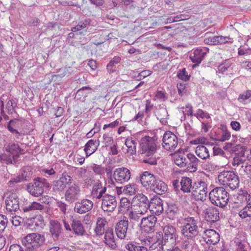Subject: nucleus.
<instances>
[{
  "mask_svg": "<svg viewBox=\"0 0 251 251\" xmlns=\"http://www.w3.org/2000/svg\"><path fill=\"white\" fill-rule=\"evenodd\" d=\"M101 201V207L104 211L112 212L117 207V201L114 196L105 194Z\"/></svg>",
  "mask_w": 251,
  "mask_h": 251,
  "instance_id": "obj_16",
  "label": "nucleus"
},
{
  "mask_svg": "<svg viewBox=\"0 0 251 251\" xmlns=\"http://www.w3.org/2000/svg\"><path fill=\"white\" fill-rule=\"evenodd\" d=\"M50 232L54 239H57L62 232V226L57 221H51L50 222Z\"/></svg>",
  "mask_w": 251,
  "mask_h": 251,
  "instance_id": "obj_27",
  "label": "nucleus"
},
{
  "mask_svg": "<svg viewBox=\"0 0 251 251\" xmlns=\"http://www.w3.org/2000/svg\"><path fill=\"white\" fill-rule=\"evenodd\" d=\"M0 160L1 163L7 164L15 163L13 160V155L7 151L0 155Z\"/></svg>",
  "mask_w": 251,
  "mask_h": 251,
  "instance_id": "obj_49",
  "label": "nucleus"
},
{
  "mask_svg": "<svg viewBox=\"0 0 251 251\" xmlns=\"http://www.w3.org/2000/svg\"><path fill=\"white\" fill-rule=\"evenodd\" d=\"M99 142L98 140L91 139L85 144L84 151L86 156H90L97 151L100 145Z\"/></svg>",
  "mask_w": 251,
  "mask_h": 251,
  "instance_id": "obj_28",
  "label": "nucleus"
},
{
  "mask_svg": "<svg viewBox=\"0 0 251 251\" xmlns=\"http://www.w3.org/2000/svg\"><path fill=\"white\" fill-rule=\"evenodd\" d=\"M107 223L105 218L99 217L97 220V225L95 229V231L97 235L101 236L104 232L105 230L104 226Z\"/></svg>",
  "mask_w": 251,
  "mask_h": 251,
  "instance_id": "obj_31",
  "label": "nucleus"
},
{
  "mask_svg": "<svg viewBox=\"0 0 251 251\" xmlns=\"http://www.w3.org/2000/svg\"><path fill=\"white\" fill-rule=\"evenodd\" d=\"M239 216L242 219L251 217V201L248 202L247 205L239 211Z\"/></svg>",
  "mask_w": 251,
  "mask_h": 251,
  "instance_id": "obj_42",
  "label": "nucleus"
},
{
  "mask_svg": "<svg viewBox=\"0 0 251 251\" xmlns=\"http://www.w3.org/2000/svg\"><path fill=\"white\" fill-rule=\"evenodd\" d=\"M9 251H25L23 248L18 244H13L10 246Z\"/></svg>",
  "mask_w": 251,
  "mask_h": 251,
  "instance_id": "obj_64",
  "label": "nucleus"
},
{
  "mask_svg": "<svg viewBox=\"0 0 251 251\" xmlns=\"http://www.w3.org/2000/svg\"><path fill=\"white\" fill-rule=\"evenodd\" d=\"M7 219L5 216L0 214V232L3 231L7 226Z\"/></svg>",
  "mask_w": 251,
  "mask_h": 251,
  "instance_id": "obj_53",
  "label": "nucleus"
},
{
  "mask_svg": "<svg viewBox=\"0 0 251 251\" xmlns=\"http://www.w3.org/2000/svg\"><path fill=\"white\" fill-rule=\"evenodd\" d=\"M6 151L13 155L14 163H16L19 158V154L22 153L23 150L17 144L9 143L6 148Z\"/></svg>",
  "mask_w": 251,
  "mask_h": 251,
  "instance_id": "obj_25",
  "label": "nucleus"
},
{
  "mask_svg": "<svg viewBox=\"0 0 251 251\" xmlns=\"http://www.w3.org/2000/svg\"><path fill=\"white\" fill-rule=\"evenodd\" d=\"M104 143L106 146L111 145L113 143V139L112 137L108 134H104L103 135Z\"/></svg>",
  "mask_w": 251,
  "mask_h": 251,
  "instance_id": "obj_60",
  "label": "nucleus"
},
{
  "mask_svg": "<svg viewBox=\"0 0 251 251\" xmlns=\"http://www.w3.org/2000/svg\"><path fill=\"white\" fill-rule=\"evenodd\" d=\"M194 116L196 117L198 119H203L204 118L208 119L210 118L209 114L207 113L204 112L201 109H198L196 113L194 114Z\"/></svg>",
  "mask_w": 251,
  "mask_h": 251,
  "instance_id": "obj_54",
  "label": "nucleus"
},
{
  "mask_svg": "<svg viewBox=\"0 0 251 251\" xmlns=\"http://www.w3.org/2000/svg\"><path fill=\"white\" fill-rule=\"evenodd\" d=\"M150 202L147 197L143 194H137L132 200L134 208L141 213H147L150 208Z\"/></svg>",
  "mask_w": 251,
  "mask_h": 251,
  "instance_id": "obj_11",
  "label": "nucleus"
},
{
  "mask_svg": "<svg viewBox=\"0 0 251 251\" xmlns=\"http://www.w3.org/2000/svg\"><path fill=\"white\" fill-rule=\"evenodd\" d=\"M178 210L177 208L174 205H169L166 210L167 214L170 219L174 220L177 215Z\"/></svg>",
  "mask_w": 251,
  "mask_h": 251,
  "instance_id": "obj_48",
  "label": "nucleus"
},
{
  "mask_svg": "<svg viewBox=\"0 0 251 251\" xmlns=\"http://www.w3.org/2000/svg\"><path fill=\"white\" fill-rule=\"evenodd\" d=\"M204 241L207 244L215 245L220 241V235L218 232L212 229H207L205 230Z\"/></svg>",
  "mask_w": 251,
  "mask_h": 251,
  "instance_id": "obj_24",
  "label": "nucleus"
},
{
  "mask_svg": "<svg viewBox=\"0 0 251 251\" xmlns=\"http://www.w3.org/2000/svg\"><path fill=\"white\" fill-rule=\"evenodd\" d=\"M199 219L198 218L188 217L184 218V223L181 226V234L184 238L194 240L199 234Z\"/></svg>",
  "mask_w": 251,
  "mask_h": 251,
  "instance_id": "obj_2",
  "label": "nucleus"
},
{
  "mask_svg": "<svg viewBox=\"0 0 251 251\" xmlns=\"http://www.w3.org/2000/svg\"><path fill=\"white\" fill-rule=\"evenodd\" d=\"M211 148V147L210 146H208V148H207L204 146L199 145L197 147L195 152L200 158L202 159H206L210 156L209 150Z\"/></svg>",
  "mask_w": 251,
  "mask_h": 251,
  "instance_id": "obj_32",
  "label": "nucleus"
},
{
  "mask_svg": "<svg viewBox=\"0 0 251 251\" xmlns=\"http://www.w3.org/2000/svg\"><path fill=\"white\" fill-rule=\"evenodd\" d=\"M245 173L246 175L251 176V164H247L245 166L241 169V172L240 174L243 175Z\"/></svg>",
  "mask_w": 251,
  "mask_h": 251,
  "instance_id": "obj_61",
  "label": "nucleus"
},
{
  "mask_svg": "<svg viewBox=\"0 0 251 251\" xmlns=\"http://www.w3.org/2000/svg\"><path fill=\"white\" fill-rule=\"evenodd\" d=\"M80 195V189L78 184H73L69 186L65 194V200L69 202H73L78 199Z\"/></svg>",
  "mask_w": 251,
  "mask_h": 251,
  "instance_id": "obj_18",
  "label": "nucleus"
},
{
  "mask_svg": "<svg viewBox=\"0 0 251 251\" xmlns=\"http://www.w3.org/2000/svg\"><path fill=\"white\" fill-rule=\"evenodd\" d=\"M121 58L119 56H115L107 65L106 69L109 73H113L115 71L116 68V64L120 63Z\"/></svg>",
  "mask_w": 251,
  "mask_h": 251,
  "instance_id": "obj_43",
  "label": "nucleus"
},
{
  "mask_svg": "<svg viewBox=\"0 0 251 251\" xmlns=\"http://www.w3.org/2000/svg\"><path fill=\"white\" fill-rule=\"evenodd\" d=\"M50 184L44 178L36 177L33 181L28 183L26 186L28 192L34 197L42 196L44 193V188H49Z\"/></svg>",
  "mask_w": 251,
  "mask_h": 251,
  "instance_id": "obj_6",
  "label": "nucleus"
},
{
  "mask_svg": "<svg viewBox=\"0 0 251 251\" xmlns=\"http://www.w3.org/2000/svg\"><path fill=\"white\" fill-rule=\"evenodd\" d=\"M162 145L166 151L173 152L177 147V137L173 132L170 131H166L163 136Z\"/></svg>",
  "mask_w": 251,
  "mask_h": 251,
  "instance_id": "obj_10",
  "label": "nucleus"
},
{
  "mask_svg": "<svg viewBox=\"0 0 251 251\" xmlns=\"http://www.w3.org/2000/svg\"><path fill=\"white\" fill-rule=\"evenodd\" d=\"M113 178L115 182L113 184H123L128 181L131 176L130 171L126 168L121 167L116 169L113 173Z\"/></svg>",
  "mask_w": 251,
  "mask_h": 251,
  "instance_id": "obj_13",
  "label": "nucleus"
},
{
  "mask_svg": "<svg viewBox=\"0 0 251 251\" xmlns=\"http://www.w3.org/2000/svg\"><path fill=\"white\" fill-rule=\"evenodd\" d=\"M246 160L243 158V157H240V156H235L232 160V165L235 170H238L239 173L241 172V169L245 166L244 165Z\"/></svg>",
  "mask_w": 251,
  "mask_h": 251,
  "instance_id": "obj_37",
  "label": "nucleus"
},
{
  "mask_svg": "<svg viewBox=\"0 0 251 251\" xmlns=\"http://www.w3.org/2000/svg\"><path fill=\"white\" fill-rule=\"evenodd\" d=\"M157 150L156 144L154 138L145 136L140 143V152L144 157L153 156Z\"/></svg>",
  "mask_w": 251,
  "mask_h": 251,
  "instance_id": "obj_7",
  "label": "nucleus"
},
{
  "mask_svg": "<svg viewBox=\"0 0 251 251\" xmlns=\"http://www.w3.org/2000/svg\"><path fill=\"white\" fill-rule=\"evenodd\" d=\"M234 202L235 203L240 204L244 202H248L250 200V195L249 194L246 190H241L239 193L234 198Z\"/></svg>",
  "mask_w": 251,
  "mask_h": 251,
  "instance_id": "obj_35",
  "label": "nucleus"
},
{
  "mask_svg": "<svg viewBox=\"0 0 251 251\" xmlns=\"http://www.w3.org/2000/svg\"><path fill=\"white\" fill-rule=\"evenodd\" d=\"M146 213H141V211L136 210L134 208V210H131L129 213V218L130 220H132L135 222H137L138 224L139 222H141L142 216L145 215Z\"/></svg>",
  "mask_w": 251,
  "mask_h": 251,
  "instance_id": "obj_40",
  "label": "nucleus"
},
{
  "mask_svg": "<svg viewBox=\"0 0 251 251\" xmlns=\"http://www.w3.org/2000/svg\"><path fill=\"white\" fill-rule=\"evenodd\" d=\"M155 97L158 99L165 101L167 99V94L162 91H157Z\"/></svg>",
  "mask_w": 251,
  "mask_h": 251,
  "instance_id": "obj_63",
  "label": "nucleus"
},
{
  "mask_svg": "<svg viewBox=\"0 0 251 251\" xmlns=\"http://www.w3.org/2000/svg\"><path fill=\"white\" fill-rule=\"evenodd\" d=\"M142 186L158 195H162L167 191V185L158 176L148 171L143 172L140 176Z\"/></svg>",
  "mask_w": 251,
  "mask_h": 251,
  "instance_id": "obj_1",
  "label": "nucleus"
},
{
  "mask_svg": "<svg viewBox=\"0 0 251 251\" xmlns=\"http://www.w3.org/2000/svg\"><path fill=\"white\" fill-rule=\"evenodd\" d=\"M6 212L10 215H15L20 209L19 198L15 193L7 194L5 200Z\"/></svg>",
  "mask_w": 251,
  "mask_h": 251,
  "instance_id": "obj_8",
  "label": "nucleus"
},
{
  "mask_svg": "<svg viewBox=\"0 0 251 251\" xmlns=\"http://www.w3.org/2000/svg\"><path fill=\"white\" fill-rule=\"evenodd\" d=\"M187 169L190 172H196L199 167L201 165V162L192 153L187 155Z\"/></svg>",
  "mask_w": 251,
  "mask_h": 251,
  "instance_id": "obj_23",
  "label": "nucleus"
},
{
  "mask_svg": "<svg viewBox=\"0 0 251 251\" xmlns=\"http://www.w3.org/2000/svg\"><path fill=\"white\" fill-rule=\"evenodd\" d=\"M207 184L203 181L194 183L191 193L196 200L203 201L206 200L207 194Z\"/></svg>",
  "mask_w": 251,
  "mask_h": 251,
  "instance_id": "obj_9",
  "label": "nucleus"
},
{
  "mask_svg": "<svg viewBox=\"0 0 251 251\" xmlns=\"http://www.w3.org/2000/svg\"><path fill=\"white\" fill-rule=\"evenodd\" d=\"M94 205L93 202L87 199H83L75 203L74 211L79 214H83L90 211Z\"/></svg>",
  "mask_w": 251,
  "mask_h": 251,
  "instance_id": "obj_17",
  "label": "nucleus"
},
{
  "mask_svg": "<svg viewBox=\"0 0 251 251\" xmlns=\"http://www.w3.org/2000/svg\"><path fill=\"white\" fill-rule=\"evenodd\" d=\"M157 218L154 215H151L142 219L141 222L138 224L140 226L141 230L147 233H152L154 230V226Z\"/></svg>",
  "mask_w": 251,
  "mask_h": 251,
  "instance_id": "obj_15",
  "label": "nucleus"
},
{
  "mask_svg": "<svg viewBox=\"0 0 251 251\" xmlns=\"http://www.w3.org/2000/svg\"><path fill=\"white\" fill-rule=\"evenodd\" d=\"M204 218L209 222H215L219 219L218 209L213 206H209L203 211Z\"/></svg>",
  "mask_w": 251,
  "mask_h": 251,
  "instance_id": "obj_22",
  "label": "nucleus"
},
{
  "mask_svg": "<svg viewBox=\"0 0 251 251\" xmlns=\"http://www.w3.org/2000/svg\"><path fill=\"white\" fill-rule=\"evenodd\" d=\"M174 162L180 167L187 168V159L184 154L180 155L178 153H175L174 155Z\"/></svg>",
  "mask_w": 251,
  "mask_h": 251,
  "instance_id": "obj_38",
  "label": "nucleus"
},
{
  "mask_svg": "<svg viewBox=\"0 0 251 251\" xmlns=\"http://www.w3.org/2000/svg\"><path fill=\"white\" fill-rule=\"evenodd\" d=\"M152 156H149L148 158L144 159L143 162L151 165H156L157 164V160L155 157Z\"/></svg>",
  "mask_w": 251,
  "mask_h": 251,
  "instance_id": "obj_62",
  "label": "nucleus"
},
{
  "mask_svg": "<svg viewBox=\"0 0 251 251\" xmlns=\"http://www.w3.org/2000/svg\"><path fill=\"white\" fill-rule=\"evenodd\" d=\"M218 179L221 184L235 190L239 187V178L233 171H223L218 175Z\"/></svg>",
  "mask_w": 251,
  "mask_h": 251,
  "instance_id": "obj_5",
  "label": "nucleus"
},
{
  "mask_svg": "<svg viewBox=\"0 0 251 251\" xmlns=\"http://www.w3.org/2000/svg\"><path fill=\"white\" fill-rule=\"evenodd\" d=\"M125 145L127 148V152L130 155H133L136 152V142L132 138H127L125 140Z\"/></svg>",
  "mask_w": 251,
  "mask_h": 251,
  "instance_id": "obj_39",
  "label": "nucleus"
},
{
  "mask_svg": "<svg viewBox=\"0 0 251 251\" xmlns=\"http://www.w3.org/2000/svg\"><path fill=\"white\" fill-rule=\"evenodd\" d=\"M208 51V49L207 48H198L194 50L190 56L191 61L196 64L193 67L201 63Z\"/></svg>",
  "mask_w": 251,
  "mask_h": 251,
  "instance_id": "obj_19",
  "label": "nucleus"
},
{
  "mask_svg": "<svg viewBox=\"0 0 251 251\" xmlns=\"http://www.w3.org/2000/svg\"><path fill=\"white\" fill-rule=\"evenodd\" d=\"M192 179L188 177H182L180 184L181 186V190L184 193H190L192 189Z\"/></svg>",
  "mask_w": 251,
  "mask_h": 251,
  "instance_id": "obj_34",
  "label": "nucleus"
},
{
  "mask_svg": "<svg viewBox=\"0 0 251 251\" xmlns=\"http://www.w3.org/2000/svg\"><path fill=\"white\" fill-rule=\"evenodd\" d=\"M61 180L63 181L64 184L70 185L72 183L73 178L66 172H64L62 174L61 177H60Z\"/></svg>",
  "mask_w": 251,
  "mask_h": 251,
  "instance_id": "obj_51",
  "label": "nucleus"
},
{
  "mask_svg": "<svg viewBox=\"0 0 251 251\" xmlns=\"http://www.w3.org/2000/svg\"><path fill=\"white\" fill-rule=\"evenodd\" d=\"M72 230L77 235H82L85 233L84 227L81 221L74 219L71 224Z\"/></svg>",
  "mask_w": 251,
  "mask_h": 251,
  "instance_id": "obj_30",
  "label": "nucleus"
},
{
  "mask_svg": "<svg viewBox=\"0 0 251 251\" xmlns=\"http://www.w3.org/2000/svg\"><path fill=\"white\" fill-rule=\"evenodd\" d=\"M90 24V20L89 19H85L84 21L79 22L77 25L73 27L72 31L75 32L76 31L80 30L85 28L87 25Z\"/></svg>",
  "mask_w": 251,
  "mask_h": 251,
  "instance_id": "obj_50",
  "label": "nucleus"
},
{
  "mask_svg": "<svg viewBox=\"0 0 251 251\" xmlns=\"http://www.w3.org/2000/svg\"><path fill=\"white\" fill-rule=\"evenodd\" d=\"M66 188V185L60 178L53 182L52 189L54 191L57 192H62Z\"/></svg>",
  "mask_w": 251,
  "mask_h": 251,
  "instance_id": "obj_46",
  "label": "nucleus"
},
{
  "mask_svg": "<svg viewBox=\"0 0 251 251\" xmlns=\"http://www.w3.org/2000/svg\"><path fill=\"white\" fill-rule=\"evenodd\" d=\"M164 236L162 235L160 241H162L164 244L167 242L170 241L171 242H174L176 241L178 237L176 228L171 225H167L163 227ZM161 234V233H160ZM161 234H162L161 233Z\"/></svg>",
  "mask_w": 251,
  "mask_h": 251,
  "instance_id": "obj_14",
  "label": "nucleus"
},
{
  "mask_svg": "<svg viewBox=\"0 0 251 251\" xmlns=\"http://www.w3.org/2000/svg\"><path fill=\"white\" fill-rule=\"evenodd\" d=\"M216 45L232 43L234 41L233 38L228 36H215Z\"/></svg>",
  "mask_w": 251,
  "mask_h": 251,
  "instance_id": "obj_45",
  "label": "nucleus"
},
{
  "mask_svg": "<svg viewBox=\"0 0 251 251\" xmlns=\"http://www.w3.org/2000/svg\"><path fill=\"white\" fill-rule=\"evenodd\" d=\"M238 100L242 102L245 100H251V90L247 91L244 94L240 95Z\"/></svg>",
  "mask_w": 251,
  "mask_h": 251,
  "instance_id": "obj_56",
  "label": "nucleus"
},
{
  "mask_svg": "<svg viewBox=\"0 0 251 251\" xmlns=\"http://www.w3.org/2000/svg\"><path fill=\"white\" fill-rule=\"evenodd\" d=\"M104 242L112 249H115L117 246L114 237L113 229L108 228L104 232Z\"/></svg>",
  "mask_w": 251,
  "mask_h": 251,
  "instance_id": "obj_26",
  "label": "nucleus"
},
{
  "mask_svg": "<svg viewBox=\"0 0 251 251\" xmlns=\"http://www.w3.org/2000/svg\"><path fill=\"white\" fill-rule=\"evenodd\" d=\"M136 185L129 184L124 187L123 192L125 195L132 196L136 193Z\"/></svg>",
  "mask_w": 251,
  "mask_h": 251,
  "instance_id": "obj_47",
  "label": "nucleus"
},
{
  "mask_svg": "<svg viewBox=\"0 0 251 251\" xmlns=\"http://www.w3.org/2000/svg\"><path fill=\"white\" fill-rule=\"evenodd\" d=\"M157 119L159 120L160 123L163 125L168 124V119L169 118V115L166 106H162L159 107L157 112Z\"/></svg>",
  "mask_w": 251,
  "mask_h": 251,
  "instance_id": "obj_29",
  "label": "nucleus"
},
{
  "mask_svg": "<svg viewBox=\"0 0 251 251\" xmlns=\"http://www.w3.org/2000/svg\"><path fill=\"white\" fill-rule=\"evenodd\" d=\"M45 237L43 235L36 233L28 234L22 240L24 246L33 245L41 247L44 243Z\"/></svg>",
  "mask_w": 251,
  "mask_h": 251,
  "instance_id": "obj_12",
  "label": "nucleus"
},
{
  "mask_svg": "<svg viewBox=\"0 0 251 251\" xmlns=\"http://www.w3.org/2000/svg\"><path fill=\"white\" fill-rule=\"evenodd\" d=\"M230 137V132L226 129L223 130L222 135L219 137V141L224 142L228 140Z\"/></svg>",
  "mask_w": 251,
  "mask_h": 251,
  "instance_id": "obj_55",
  "label": "nucleus"
},
{
  "mask_svg": "<svg viewBox=\"0 0 251 251\" xmlns=\"http://www.w3.org/2000/svg\"><path fill=\"white\" fill-rule=\"evenodd\" d=\"M115 232L117 237L123 239L127 237L129 239L137 236L136 229L133 226L128 225V221L126 217L119 221L115 226Z\"/></svg>",
  "mask_w": 251,
  "mask_h": 251,
  "instance_id": "obj_3",
  "label": "nucleus"
},
{
  "mask_svg": "<svg viewBox=\"0 0 251 251\" xmlns=\"http://www.w3.org/2000/svg\"><path fill=\"white\" fill-rule=\"evenodd\" d=\"M33 174L32 169L30 166H25L21 169V175L20 176L22 181H28L31 179Z\"/></svg>",
  "mask_w": 251,
  "mask_h": 251,
  "instance_id": "obj_36",
  "label": "nucleus"
},
{
  "mask_svg": "<svg viewBox=\"0 0 251 251\" xmlns=\"http://www.w3.org/2000/svg\"><path fill=\"white\" fill-rule=\"evenodd\" d=\"M150 211L152 214L160 215L163 211V201L158 197L152 199L150 202Z\"/></svg>",
  "mask_w": 251,
  "mask_h": 251,
  "instance_id": "obj_20",
  "label": "nucleus"
},
{
  "mask_svg": "<svg viewBox=\"0 0 251 251\" xmlns=\"http://www.w3.org/2000/svg\"><path fill=\"white\" fill-rule=\"evenodd\" d=\"M209 200L212 203L219 207H224L228 203L229 194L222 187H216L209 194Z\"/></svg>",
  "mask_w": 251,
  "mask_h": 251,
  "instance_id": "obj_4",
  "label": "nucleus"
},
{
  "mask_svg": "<svg viewBox=\"0 0 251 251\" xmlns=\"http://www.w3.org/2000/svg\"><path fill=\"white\" fill-rule=\"evenodd\" d=\"M21 125L19 120L15 119L9 121L7 125L8 129L12 133L16 134V136L20 135L19 132L16 130V128H18Z\"/></svg>",
  "mask_w": 251,
  "mask_h": 251,
  "instance_id": "obj_41",
  "label": "nucleus"
},
{
  "mask_svg": "<svg viewBox=\"0 0 251 251\" xmlns=\"http://www.w3.org/2000/svg\"><path fill=\"white\" fill-rule=\"evenodd\" d=\"M33 223L35 225L38 226H43L45 225L43 218L41 216H37L33 218Z\"/></svg>",
  "mask_w": 251,
  "mask_h": 251,
  "instance_id": "obj_59",
  "label": "nucleus"
},
{
  "mask_svg": "<svg viewBox=\"0 0 251 251\" xmlns=\"http://www.w3.org/2000/svg\"><path fill=\"white\" fill-rule=\"evenodd\" d=\"M162 234L160 232L156 233V241L154 242L150 247L148 251H163V246L165 244L160 241L161 239Z\"/></svg>",
  "mask_w": 251,
  "mask_h": 251,
  "instance_id": "obj_33",
  "label": "nucleus"
},
{
  "mask_svg": "<svg viewBox=\"0 0 251 251\" xmlns=\"http://www.w3.org/2000/svg\"><path fill=\"white\" fill-rule=\"evenodd\" d=\"M106 191V187L103 186L102 183L98 181L94 184L91 195L93 199H102Z\"/></svg>",
  "mask_w": 251,
  "mask_h": 251,
  "instance_id": "obj_21",
  "label": "nucleus"
},
{
  "mask_svg": "<svg viewBox=\"0 0 251 251\" xmlns=\"http://www.w3.org/2000/svg\"><path fill=\"white\" fill-rule=\"evenodd\" d=\"M92 170L97 175H101L104 173V169L100 165L94 164L92 167Z\"/></svg>",
  "mask_w": 251,
  "mask_h": 251,
  "instance_id": "obj_57",
  "label": "nucleus"
},
{
  "mask_svg": "<svg viewBox=\"0 0 251 251\" xmlns=\"http://www.w3.org/2000/svg\"><path fill=\"white\" fill-rule=\"evenodd\" d=\"M177 76L179 79L184 81H187L189 79V76L185 68L178 72Z\"/></svg>",
  "mask_w": 251,
  "mask_h": 251,
  "instance_id": "obj_52",
  "label": "nucleus"
},
{
  "mask_svg": "<svg viewBox=\"0 0 251 251\" xmlns=\"http://www.w3.org/2000/svg\"><path fill=\"white\" fill-rule=\"evenodd\" d=\"M247 148L240 144L236 145L232 148V153H235L236 156H240V157H244L245 156V151Z\"/></svg>",
  "mask_w": 251,
  "mask_h": 251,
  "instance_id": "obj_44",
  "label": "nucleus"
},
{
  "mask_svg": "<svg viewBox=\"0 0 251 251\" xmlns=\"http://www.w3.org/2000/svg\"><path fill=\"white\" fill-rule=\"evenodd\" d=\"M11 217L12 218V224L13 226H19L21 225V223H22L23 220L19 216H16V214L14 215H10Z\"/></svg>",
  "mask_w": 251,
  "mask_h": 251,
  "instance_id": "obj_58",
  "label": "nucleus"
}]
</instances>
